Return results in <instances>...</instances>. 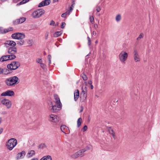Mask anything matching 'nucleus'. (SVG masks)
Returning <instances> with one entry per match:
<instances>
[{"label":"nucleus","mask_w":160,"mask_h":160,"mask_svg":"<svg viewBox=\"0 0 160 160\" xmlns=\"http://www.w3.org/2000/svg\"><path fill=\"white\" fill-rule=\"evenodd\" d=\"M54 102L57 105H53L52 103L49 105V109L53 113H56L60 111L62 108V104L60 102V99L57 95H55Z\"/></svg>","instance_id":"f257e3e1"},{"label":"nucleus","mask_w":160,"mask_h":160,"mask_svg":"<svg viewBox=\"0 0 160 160\" xmlns=\"http://www.w3.org/2000/svg\"><path fill=\"white\" fill-rule=\"evenodd\" d=\"M18 78L17 76H13L9 78L5 81L6 84L8 86H14L18 83Z\"/></svg>","instance_id":"f03ea898"},{"label":"nucleus","mask_w":160,"mask_h":160,"mask_svg":"<svg viewBox=\"0 0 160 160\" xmlns=\"http://www.w3.org/2000/svg\"><path fill=\"white\" fill-rule=\"evenodd\" d=\"M17 143V140L14 138L9 139L6 143V147L10 150H12Z\"/></svg>","instance_id":"7ed1b4c3"},{"label":"nucleus","mask_w":160,"mask_h":160,"mask_svg":"<svg viewBox=\"0 0 160 160\" xmlns=\"http://www.w3.org/2000/svg\"><path fill=\"white\" fill-rule=\"evenodd\" d=\"M128 57V54L125 51H122L118 55V59L122 63H125Z\"/></svg>","instance_id":"20e7f679"},{"label":"nucleus","mask_w":160,"mask_h":160,"mask_svg":"<svg viewBox=\"0 0 160 160\" xmlns=\"http://www.w3.org/2000/svg\"><path fill=\"white\" fill-rule=\"evenodd\" d=\"M87 91L88 90L87 87H82L80 97L81 100L82 102H83L87 98Z\"/></svg>","instance_id":"39448f33"},{"label":"nucleus","mask_w":160,"mask_h":160,"mask_svg":"<svg viewBox=\"0 0 160 160\" xmlns=\"http://www.w3.org/2000/svg\"><path fill=\"white\" fill-rule=\"evenodd\" d=\"M20 64L19 62L14 61L8 64L7 66V68L11 70H15L18 68Z\"/></svg>","instance_id":"423d86ee"},{"label":"nucleus","mask_w":160,"mask_h":160,"mask_svg":"<svg viewBox=\"0 0 160 160\" xmlns=\"http://www.w3.org/2000/svg\"><path fill=\"white\" fill-rule=\"evenodd\" d=\"M44 13V10L39 9L33 12L32 14V16L34 18H37L40 17Z\"/></svg>","instance_id":"0eeeda50"},{"label":"nucleus","mask_w":160,"mask_h":160,"mask_svg":"<svg viewBox=\"0 0 160 160\" xmlns=\"http://www.w3.org/2000/svg\"><path fill=\"white\" fill-rule=\"evenodd\" d=\"M48 120L53 122H57L59 120V118L57 115L54 114H50L48 117Z\"/></svg>","instance_id":"6e6552de"},{"label":"nucleus","mask_w":160,"mask_h":160,"mask_svg":"<svg viewBox=\"0 0 160 160\" xmlns=\"http://www.w3.org/2000/svg\"><path fill=\"white\" fill-rule=\"evenodd\" d=\"M12 37L13 39L18 40L22 39L25 38V35L22 33H16L12 35Z\"/></svg>","instance_id":"1a4fd4ad"},{"label":"nucleus","mask_w":160,"mask_h":160,"mask_svg":"<svg viewBox=\"0 0 160 160\" xmlns=\"http://www.w3.org/2000/svg\"><path fill=\"white\" fill-rule=\"evenodd\" d=\"M17 52V48L15 47H9L8 50V52L9 54V55L10 56H14L15 57H14L13 59H14L16 58V54Z\"/></svg>","instance_id":"9d476101"},{"label":"nucleus","mask_w":160,"mask_h":160,"mask_svg":"<svg viewBox=\"0 0 160 160\" xmlns=\"http://www.w3.org/2000/svg\"><path fill=\"white\" fill-rule=\"evenodd\" d=\"M14 57L13 55L10 56L9 55L3 56L0 58V62H2L8 60H13Z\"/></svg>","instance_id":"9b49d317"},{"label":"nucleus","mask_w":160,"mask_h":160,"mask_svg":"<svg viewBox=\"0 0 160 160\" xmlns=\"http://www.w3.org/2000/svg\"><path fill=\"white\" fill-rule=\"evenodd\" d=\"M1 103L3 105L5 106L7 108H9L12 106V102L8 99H3L1 101Z\"/></svg>","instance_id":"f8f14e48"},{"label":"nucleus","mask_w":160,"mask_h":160,"mask_svg":"<svg viewBox=\"0 0 160 160\" xmlns=\"http://www.w3.org/2000/svg\"><path fill=\"white\" fill-rule=\"evenodd\" d=\"M134 60L135 62L140 61V58L138 51L136 49H134L133 52Z\"/></svg>","instance_id":"ddd939ff"},{"label":"nucleus","mask_w":160,"mask_h":160,"mask_svg":"<svg viewBox=\"0 0 160 160\" xmlns=\"http://www.w3.org/2000/svg\"><path fill=\"white\" fill-rule=\"evenodd\" d=\"M14 94L15 93L13 91L8 90L3 92L1 94V95L2 96H8L12 97L14 96Z\"/></svg>","instance_id":"4468645a"},{"label":"nucleus","mask_w":160,"mask_h":160,"mask_svg":"<svg viewBox=\"0 0 160 160\" xmlns=\"http://www.w3.org/2000/svg\"><path fill=\"white\" fill-rule=\"evenodd\" d=\"M51 2L50 0H45L41 2L38 5L39 7H41L48 5Z\"/></svg>","instance_id":"2eb2a0df"},{"label":"nucleus","mask_w":160,"mask_h":160,"mask_svg":"<svg viewBox=\"0 0 160 160\" xmlns=\"http://www.w3.org/2000/svg\"><path fill=\"white\" fill-rule=\"evenodd\" d=\"M6 47H8V46H10L14 47L16 45V42L13 41H7L4 43Z\"/></svg>","instance_id":"dca6fc26"},{"label":"nucleus","mask_w":160,"mask_h":160,"mask_svg":"<svg viewBox=\"0 0 160 160\" xmlns=\"http://www.w3.org/2000/svg\"><path fill=\"white\" fill-rule=\"evenodd\" d=\"M61 129L65 134H68L70 132L68 128L65 125H62L61 126Z\"/></svg>","instance_id":"f3484780"},{"label":"nucleus","mask_w":160,"mask_h":160,"mask_svg":"<svg viewBox=\"0 0 160 160\" xmlns=\"http://www.w3.org/2000/svg\"><path fill=\"white\" fill-rule=\"evenodd\" d=\"M109 133L112 136L114 139H116V135L113 129L110 127L108 128Z\"/></svg>","instance_id":"a211bd4d"},{"label":"nucleus","mask_w":160,"mask_h":160,"mask_svg":"<svg viewBox=\"0 0 160 160\" xmlns=\"http://www.w3.org/2000/svg\"><path fill=\"white\" fill-rule=\"evenodd\" d=\"M26 154L25 151H22L21 152L18 153L17 155V159L20 158H22Z\"/></svg>","instance_id":"6ab92c4d"},{"label":"nucleus","mask_w":160,"mask_h":160,"mask_svg":"<svg viewBox=\"0 0 160 160\" xmlns=\"http://www.w3.org/2000/svg\"><path fill=\"white\" fill-rule=\"evenodd\" d=\"M35 154V152L34 151L31 150L28 152L27 154L26 157L28 158H30L34 156Z\"/></svg>","instance_id":"aec40b11"},{"label":"nucleus","mask_w":160,"mask_h":160,"mask_svg":"<svg viewBox=\"0 0 160 160\" xmlns=\"http://www.w3.org/2000/svg\"><path fill=\"white\" fill-rule=\"evenodd\" d=\"M72 5L69 8V9L67 10L68 11V14H70L71 12H72V10H73V8L74 7V6L75 5L74 1L73 0L72 2Z\"/></svg>","instance_id":"412c9836"},{"label":"nucleus","mask_w":160,"mask_h":160,"mask_svg":"<svg viewBox=\"0 0 160 160\" xmlns=\"http://www.w3.org/2000/svg\"><path fill=\"white\" fill-rule=\"evenodd\" d=\"M79 96V93L78 90H75L74 92V99L75 101L78 99Z\"/></svg>","instance_id":"4be33fe9"},{"label":"nucleus","mask_w":160,"mask_h":160,"mask_svg":"<svg viewBox=\"0 0 160 160\" xmlns=\"http://www.w3.org/2000/svg\"><path fill=\"white\" fill-rule=\"evenodd\" d=\"M25 20V18L24 17H22L19 19H17L16 20V22L18 23H21L24 22Z\"/></svg>","instance_id":"5701e85b"},{"label":"nucleus","mask_w":160,"mask_h":160,"mask_svg":"<svg viewBox=\"0 0 160 160\" xmlns=\"http://www.w3.org/2000/svg\"><path fill=\"white\" fill-rule=\"evenodd\" d=\"M12 30V28H10V30L9 29H4L2 28H0V33H6Z\"/></svg>","instance_id":"b1692460"},{"label":"nucleus","mask_w":160,"mask_h":160,"mask_svg":"<svg viewBox=\"0 0 160 160\" xmlns=\"http://www.w3.org/2000/svg\"><path fill=\"white\" fill-rule=\"evenodd\" d=\"M40 160H52V158L49 155L45 156L41 158Z\"/></svg>","instance_id":"393cba45"},{"label":"nucleus","mask_w":160,"mask_h":160,"mask_svg":"<svg viewBox=\"0 0 160 160\" xmlns=\"http://www.w3.org/2000/svg\"><path fill=\"white\" fill-rule=\"evenodd\" d=\"M121 15L120 14H117L115 17V20L117 22H119L121 20Z\"/></svg>","instance_id":"a878e982"},{"label":"nucleus","mask_w":160,"mask_h":160,"mask_svg":"<svg viewBox=\"0 0 160 160\" xmlns=\"http://www.w3.org/2000/svg\"><path fill=\"white\" fill-rule=\"evenodd\" d=\"M77 152L78 156L79 157H82L84 155V152L83 149L79 150Z\"/></svg>","instance_id":"bb28decb"},{"label":"nucleus","mask_w":160,"mask_h":160,"mask_svg":"<svg viewBox=\"0 0 160 160\" xmlns=\"http://www.w3.org/2000/svg\"><path fill=\"white\" fill-rule=\"evenodd\" d=\"M92 147L91 146L89 145L87 146V147H86L84 148L83 149V150L84 152H85L87 151L88 150H90L92 149Z\"/></svg>","instance_id":"cd10ccee"},{"label":"nucleus","mask_w":160,"mask_h":160,"mask_svg":"<svg viewBox=\"0 0 160 160\" xmlns=\"http://www.w3.org/2000/svg\"><path fill=\"white\" fill-rule=\"evenodd\" d=\"M82 122V119L81 118H79L77 121V126L79 127L81 125Z\"/></svg>","instance_id":"c85d7f7f"},{"label":"nucleus","mask_w":160,"mask_h":160,"mask_svg":"<svg viewBox=\"0 0 160 160\" xmlns=\"http://www.w3.org/2000/svg\"><path fill=\"white\" fill-rule=\"evenodd\" d=\"M144 37V34L143 33H141L139 35L138 37L137 38L138 41H139L140 39Z\"/></svg>","instance_id":"c756f323"},{"label":"nucleus","mask_w":160,"mask_h":160,"mask_svg":"<svg viewBox=\"0 0 160 160\" xmlns=\"http://www.w3.org/2000/svg\"><path fill=\"white\" fill-rule=\"evenodd\" d=\"M79 157L77 152H76L71 156V157L73 158H76Z\"/></svg>","instance_id":"7c9ffc66"},{"label":"nucleus","mask_w":160,"mask_h":160,"mask_svg":"<svg viewBox=\"0 0 160 160\" xmlns=\"http://www.w3.org/2000/svg\"><path fill=\"white\" fill-rule=\"evenodd\" d=\"M62 34V33L60 31H58L55 33L54 34V35L56 37H58L60 36L61 34Z\"/></svg>","instance_id":"2f4dec72"},{"label":"nucleus","mask_w":160,"mask_h":160,"mask_svg":"<svg viewBox=\"0 0 160 160\" xmlns=\"http://www.w3.org/2000/svg\"><path fill=\"white\" fill-rule=\"evenodd\" d=\"M68 11H67L66 12L62 13L61 15V17L62 18H66V17L67 15L68 16L70 14H68Z\"/></svg>","instance_id":"473e14b6"},{"label":"nucleus","mask_w":160,"mask_h":160,"mask_svg":"<svg viewBox=\"0 0 160 160\" xmlns=\"http://www.w3.org/2000/svg\"><path fill=\"white\" fill-rule=\"evenodd\" d=\"M81 77L83 78V79L84 81H86L88 79V77L86 75H85V74L83 73L81 75Z\"/></svg>","instance_id":"72a5a7b5"},{"label":"nucleus","mask_w":160,"mask_h":160,"mask_svg":"<svg viewBox=\"0 0 160 160\" xmlns=\"http://www.w3.org/2000/svg\"><path fill=\"white\" fill-rule=\"evenodd\" d=\"M36 62L37 63H39L40 64L43 63L42 60L40 58H37L36 60Z\"/></svg>","instance_id":"f704fd0d"},{"label":"nucleus","mask_w":160,"mask_h":160,"mask_svg":"<svg viewBox=\"0 0 160 160\" xmlns=\"http://www.w3.org/2000/svg\"><path fill=\"white\" fill-rule=\"evenodd\" d=\"M88 84H89L90 85V88H91V89H93V85H92V81L91 80H89L88 82Z\"/></svg>","instance_id":"c9c22d12"},{"label":"nucleus","mask_w":160,"mask_h":160,"mask_svg":"<svg viewBox=\"0 0 160 160\" xmlns=\"http://www.w3.org/2000/svg\"><path fill=\"white\" fill-rule=\"evenodd\" d=\"M48 59L49 61L48 65H50L51 63V56L50 55H48Z\"/></svg>","instance_id":"e433bc0d"},{"label":"nucleus","mask_w":160,"mask_h":160,"mask_svg":"<svg viewBox=\"0 0 160 160\" xmlns=\"http://www.w3.org/2000/svg\"><path fill=\"white\" fill-rule=\"evenodd\" d=\"M89 19L90 22L93 23L94 21V19L93 17L92 16H90L89 17Z\"/></svg>","instance_id":"4c0bfd02"},{"label":"nucleus","mask_w":160,"mask_h":160,"mask_svg":"<svg viewBox=\"0 0 160 160\" xmlns=\"http://www.w3.org/2000/svg\"><path fill=\"white\" fill-rule=\"evenodd\" d=\"M25 41L24 40H21L18 42L19 44L20 45H22L24 44Z\"/></svg>","instance_id":"58836bf2"},{"label":"nucleus","mask_w":160,"mask_h":160,"mask_svg":"<svg viewBox=\"0 0 160 160\" xmlns=\"http://www.w3.org/2000/svg\"><path fill=\"white\" fill-rule=\"evenodd\" d=\"M50 25L53 26H56L58 25V24H57V25L56 24L55 22L53 20H52L51 21V22H50Z\"/></svg>","instance_id":"ea45409f"},{"label":"nucleus","mask_w":160,"mask_h":160,"mask_svg":"<svg viewBox=\"0 0 160 160\" xmlns=\"http://www.w3.org/2000/svg\"><path fill=\"white\" fill-rule=\"evenodd\" d=\"M29 1V0H23L20 3L21 4H24L28 2Z\"/></svg>","instance_id":"a19ab883"},{"label":"nucleus","mask_w":160,"mask_h":160,"mask_svg":"<svg viewBox=\"0 0 160 160\" xmlns=\"http://www.w3.org/2000/svg\"><path fill=\"white\" fill-rule=\"evenodd\" d=\"M65 25H66V24L65 22H62V24L61 25V28H64Z\"/></svg>","instance_id":"79ce46f5"},{"label":"nucleus","mask_w":160,"mask_h":160,"mask_svg":"<svg viewBox=\"0 0 160 160\" xmlns=\"http://www.w3.org/2000/svg\"><path fill=\"white\" fill-rule=\"evenodd\" d=\"M40 65L41 67L42 68L44 69L45 68V65L43 63H42L40 64Z\"/></svg>","instance_id":"37998d69"},{"label":"nucleus","mask_w":160,"mask_h":160,"mask_svg":"<svg viewBox=\"0 0 160 160\" xmlns=\"http://www.w3.org/2000/svg\"><path fill=\"white\" fill-rule=\"evenodd\" d=\"M88 44L90 45L91 43V41L90 38L88 37Z\"/></svg>","instance_id":"c03bdc74"},{"label":"nucleus","mask_w":160,"mask_h":160,"mask_svg":"<svg viewBox=\"0 0 160 160\" xmlns=\"http://www.w3.org/2000/svg\"><path fill=\"white\" fill-rule=\"evenodd\" d=\"M87 127L86 125H85L83 128V132H85V131H86V130H87Z\"/></svg>","instance_id":"a18cd8bd"},{"label":"nucleus","mask_w":160,"mask_h":160,"mask_svg":"<svg viewBox=\"0 0 160 160\" xmlns=\"http://www.w3.org/2000/svg\"><path fill=\"white\" fill-rule=\"evenodd\" d=\"M96 10L98 12H99L101 10V8L99 7H98L97 9Z\"/></svg>","instance_id":"49530a36"},{"label":"nucleus","mask_w":160,"mask_h":160,"mask_svg":"<svg viewBox=\"0 0 160 160\" xmlns=\"http://www.w3.org/2000/svg\"><path fill=\"white\" fill-rule=\"evenodd\" d=\"M92 35H93L94 36H96V35L97 33H96V31H93L92 32Z\"/></svg>","instance_id":"de8ad7c7"},{"label":"nucleus","mask_w":160,"mask_h":160,"mask_svg":"<svg viewBox=\"0 0 160 160\" xmlns=\"http://www.w3.org/2000/svg\"><path fill=\"white\" fill-rule=\"evenodd\" d=\"M3 72V69L2 68H0V74L2 73Z\"/></svg>","instance_id":"09e8293b"},{"label":"nucleus","mask_w":160,"mask_h":160,"mask_svg":"<svg viewBox=\"0 0 160 160\" xmlns=\"http://www.w3.org/2000/svg\"><path fill=\"white\" fill-rule=\"evenodd\" d=\"M45 146V144H41L40 146V148H43Z\"/></svg>","instance_id":"8fccbe9b"},{"label":"nucleus","mask_w":160,"mask_h":160,"mask_svg":"<svg viewBox=\"0 0 160 160\" xmlns=\"http://www.w3.org/2000/svg\"><path fill=\"white\" fill-rule=\"evenodd\" d=\"M83 107L82 106L81 107V109L80 111V112H82L83 111Z\"/></svg>","instance_id":"3c124183"},{"label":"nucleus","mask_w":160,"mask_h":160,"mask_svg":"<svg viewBox=\"0 0 160 160\" xmlns=\"http://www.w3.org/2000/svg\"><path fill=\"white\" fill-rule=\"evenodd\" d=\"M3 131V129L2 128H0V134H1Z\"/></svg>","instance_id":"603ef678"},{"label":"nucleus","mask_w":160,"mask_h":160,"mask_svg":"<svg viewBox=\"0 0 160 160\" xmlns=\"http://www.w3.org/2000/svg\"><path fill=\"white\" fill-rule=\"evenodd\" d=\"M84 83H85V87H86L87 86V84L88 83V82H84Z\"/></svg>","instance_id":"864d4df0"},{"label":"nucleus","mask_w":160,"mask_h":160,"mask_svg":"<svg viewBox=\"0 0 160 160\" xmlns=\"http://www.w3.org/2000/svg\"><path fill=\"white\" fill-rule=\"evenodd\" d=\"M30 160H38V159L37 158H33Z\"/></svg>","instance_id":"5fc2aeb1"},{"label":"nucleus","mask_w":160,"mask_h":160,"mask_svg":"<svg viewBox=\"0 0 160 160\" xmlns=\"http://www.w3.org/2000/svg\"><path fill=\"white\" fill-rule=\"evenodd\" d=\"M94 27L95 28H97L98 27V25L97 24H96L95 25Z\"/></svg>","instance_id":"6e6d98bb"},{"label":"nucleus","mask_w":160,"mask_h":160,"mask_svg":"<svg viewBox=\"0 0 160 160\" xmlns=\"http://www.w3.org/2000/svg\"><path fill=\"white\" fill-rule=\"evenodd\" d=\"M58 0H53V2H58Z\"/></svg>","instance_id":"4d7b16f0"},{"label":"nucleus","mask_w":160,"mask_h":160,"mask_svg":"<svg viewBox=\"0 0 160 160\" xmlns=\"http://www.w3.org/2000/svg\"><path fill=\"white\" fill-rule=\"evenodd\" d=\"M48 38V36H46V39H47Z\"/></svg>","instance_id":"13d9d810"},{"label":"nucleus","mask_w":160,"mask_h":160,"mask_svg":"<svg viewBox=\"0 0 160 160\" xmlns=\"http://www.w3.org/2000/svg\"><path fill=\"white\" fill-rule=\"evenodd\" d=\"M95 42H96V43H97L98 42V41H96Z\"/></svg>","instance_id":"bf43d9fd"}]
</instances>
